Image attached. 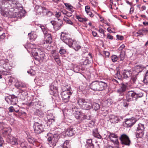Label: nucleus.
<instances>
[{"instance_id":"nucleus-30","label":"nucleus","mask_w":148,"mask_h":148,"mask_svg":"<svg viewBox=\"0 0 148 148\" xmlns=\"http://www.w3.org/2000/svg\"><path fill=\"white\" fill-rule=\"evenodd\" d=\"M92 134L94 136L98 138H101L102 137L98 132L97 128H95L93 130Z\"/></svg>"},{"instance_id":"nucleus-57","label":"nucleus","mask_w":148,"mask_h":148,"mask_svg":"<svg viewBox=\"0 0 148 148\" xmlns=\"http://www.w3.org/2000/svg\"><path fill=\"white\" fill-rule=\"evenodd\" d=\"M45 13H46V15L49 16H51L53 14V13L52 12L48 11V10L47 11H46Z\"/></svg>"},{"instance_id":"nucleus-33","label":"nucleus","mask_w":148,"mask_h":148,"mask_svg":"<svg viewBox=\"0 0 148 148\" xmlns=\"http://www.w3.org/2000/svg\"><path fill=\"white\" fill-rule=\"evenodd\" d=\"M74 41H75V40H73L70 38H68L64 43L68 45L70 47H71Z\"/></svg>"},{"instance_id":"nucleus-11","label":"nucleus","mask_w":148,"mask_h":148,"mask_svg":"<svg viewBox=\"0 0 148 148\" xmlns=\"http://www.w3.org/2000/svg\"><path fill=\"white\" fill-rule=\"evenodd\" d=\"M50 23L53 26V27L56 30H59L63 25V22L62 20L58 19L57 21H52Z\"/></svg>"},{"instance_id":"nucleus-44","label":"nucleus","mask_w":148,"mask_h":148,"mask_svg":"<svg viewBox=\"0 0 148 148\" xmlns=\"http://www.w3.org/2000/svg\"><path fill=\"white\" fill-rule=\"evenodd\" d=\"M28 140L29 143L33 144L34 145H35L36 142V140L32 138H28Z\"/></svg>"},{"instance_id":"nucleus-13","label":"nucleus","mask_w":148,"mask_h":148,"mask_svg":"<svg viewBox=\"0 0 148 148\" xmlns=\"http://www.w3.org/2000/svg\"><path fill=\"white\" fill-rule=\"evenodd\" d=\"M127 87V86L126 84H122L121 85L120 88L117 90V92L119 94V95L123 97L121 98V99H123L124 98V92L126 90Z\"/></svg>"},{"instance_id":"nucleus-27","label":"nucleus","mask_w":148,"mask_h":148,"mask_svg":"<svg viewBox=\"0 0 148 148\" xmlns=\"http://www.w3.org/2000/svg\"><path fill=\"white\" fill-rule=\"evenodd\" d=\"M15 86L18 88H25L26 87L25 85L21 82L17 81L16 82L15 84Z\"/></svg>"},{"instance_id":"nucleus-54","label":"nucleus","mask_w":148,"mask_h":148,"mask_svg":"<svg viewBox=\"0 0 148 148\" xmlns=\"http://www.w3.org/2000/svg\"><path fill=\"white\" fill-rule=\"evenodd\" d=\"M94 122L92 121H91L89 122L88 124V126L92 128L94 126Z\"/></svg>"},{"instance_id":"nucleus-19","label":"nucleus","mask_w":148,"mask_h":148,"mask_svg":"<svg viewBox=\"0 0 148 148\" xmlns=\"http://www.w3.org/2000/svg\"><path fill=\"white\" fill-rule=\"evenodd\" d=\"M110 120L112 123H116L120 121V119L117 116L114 115H111L110 116Z\"/></svg>"},{"instance_id":"nucleus-16","label":"nucleus","mask_w":148,"mask_h":148,"mask_svg":"<svg viewBox=\"0 0 148 148\" xmlns=\"http://www.w3.org/2000/svg\"><path fill=\"white\" fill-rule=\"evenodd\" d=\"M50 92L51 94L55 96L58 95V90L57 88L53 84H51L50 86Z\"/></svg>"},{"instance_id":"nucleus-38","label":"nucleus","mask_w":148,"mask_h":148,"mask_svg":"<svg viewBox=\"0 0 148 148\" xmlns=\"http://www.w3.org/2000/svg\"><path fill=\"white\" fill-rule=\"evenodd\" d=\"M63 20H64V21L65 22H66V23H67L68 24L71 25H73V23L71 21L69 18H68L65 16H64V18H63Z\"/></svg>"},{"instance_id":"nucleus-2","label":"nucleus","mask_w":148,"mask_h":148,"mask_svg":"<svg viewBox=\"0 0 148 148\" xmlns=\"http://www.w3.org/2000/svg\"><path fill=\"white\" fill-rule=\"evenodd\" d=\"M77 103L82 109L89 110L92 108L91 101L83 98L79 99L77 100Z\"/></svg>"},{"instance_id":"nucleus-58","label":"nucleus","mask_w":148,"mask_h":148,"mask_svg":"<svg viewBox=\"0 0 148 148\" xmlns=\"http://www.w3.org/2000/svg\"><path fill=\"white\" fill-rule=\"evenodd\" d=\"M138 74H137L135 75L134 76L132 77V79L134 83L135 82L137 79V77L136 75Z\"/></svg>"},{"instance_id":"nucleus-36","label":"nucleus","mask_w":148,"mask_h":148,"mask_svg":"<svg viewBox=\"0 0 148 148\" xmlns=\"http://www.w3.org/2000/svg\"><path fill=\"white\" fill-rule=\"evenodd\" d=\"M125 53V51H122L120 52V55L118 57V58L119 59H120L121 61H123L124 60Z\"/></svg>"},{"instance_id":"nucleus-32","label":"nucleus","mask_w":148,"mask_h":148,"mask_svg":"<svg viewBox=\"0 0 148 148\" xmlns=\"http://www.w3.org/2000/svg\"><path fill=\"white\" fill-rule=\"evenodd\" d=\"M148 32V30L145 28H143L142 29L139 30L136 33V34H137V36L139 35H143V33H145Z\"/></svg>"},{"instance_id":"nucleus-25","label":"nucleus","mask_w":148,"mask_h":148,"mask_svg":"<svg viewBox=\"0 0 148 148\" xmlns=\"http://www.w3.org/2000/svg\"><path fill=\"white\" fill-rule=\"evenodd\" d=\"M29 38L31 41L35 40L37 38V36L35 33L34 32H31L28 34Z\"/></svg>"},{"instance_id":"nucleus-37","label":"nucleus","mask_w":148,"mask_h":148,"mask_svg":"<svg viewBox=\"0 0 148 148\" xmlns=\"http://www.w3.org/2000/svg\"><path fill=\"white\" fill-rule=\"evenodd\" d=\"M92 108L93 110L96 111L100 108L99 105L95 102L93 103V104H92Z\"/></svg>"},{"instance_id":"nucleus-5","label":"nucleus","mask_w":148,"mask_h":148,"mask_svg":"<svg viewBox=\"0 0 148 148\" xmlns=\"http://www.w3.org/2000/svg\"><path fill=\"white\" fill-rule=\"evenodd\" d=\"M48 143L51 147H54L58 141V137L56 135H53L50 133L47 134Z\"/></svg>"},{"instance_id":"nucleus-4","label":"nucleus","mask_w":148,"mask_h":148,"mask_svg":"<svg viewBox=\"0 0 148 148\" xmlns=\"http://www.w3.org/2000/svg\"><path fill=\"white\" fill-rule=\"evenodd\" d=\"M40 27L45 35V40L41 42V44L45 45L50 44L52 41L51 34L48 32L47 31L45 28V27L44 25H40Z\"/></svg>"},{"instance_id":"nucleus-49","label":"nucleus","mask_w":148,"mask_h":148,"mask_svg":"<svg viewBox=\"0 0 148 148\" xmlns=\"http://www.w3.org/2000/svg\"><path fill=\"white\" fill-rule=\"evenodd\" d=\"M1 73L3 75H7L9 74H10L11 72L9 70H7L6 71H2Z\"/></svg>"},{"instance_id":"nucleus-22","label":"nucleus","mask_w":148,"mask_h":148,"mask_svg":"<svg viewBox=\"0 0 148 148\" xmlns=\"http://www.w3.org/2000/svg\"><path fill=\"white\" fill-rule=\"evenodd\" d=\"M145 67L140 65H136L134 68V70L138 73L141 72Z\"/></svg>"},{"instance_id":"nucleus-23","label":"nucleus","mask_w":148,"mask_h":148,"mask_svg":"<svg viewBox=\"0 0 148 148\" xmlns=\"http://www.w3.org/2000/svg\"><path fill=\"white\" fill-rule=\"evenodd\" d=\"M71 47H72L75 51H77L81 48V47L79 45L77 41L75 40V41L73 42V43Z\"/></svg>"},{"instance_id":"nucleus-53","label":"nucleus","mask_w":148,"mask_h":148,"mask_svg":"<svg viewBox=\"0 0 148 148\" xmlns=\"http://www.w3.org/2000/svg\"><path fill=\"white\" fill-rule=\"evenodd\" d=\"M98 31L100 33L103 34L104 37H105L106 36V34H105V32L103 29L99 27V29Z\"/></svg>"},{"instance_id":"nucleus-1","label":"nucleus","mask_w":148,"mask_h":148,"mask_svg":"<svg viewBox=\"0 0 148 148\" xmlns=\"http://www.w3.org/2000/svg\"><path fill=\"white\" fill-rule=\"evenodd\" d=\"M107 83L102 81L96 80L92 82L90 85V88L95 91L102 90L106 88Z\"/></svg>"},{"instance_id":"nucleus-34","label":"nucleus","mask_w":148,"mask_h":148,"mask_svg":"<svg viewBox=\"0 0 148 148\" xmlns=\"http://www.w3.org/2000/svg\"><path fill=\"white\" fill-rule=\"evenodd\" d=\"M9 0H3V3L2 4L0 5V12H1V14L3 15L5 14V13L3 11V8L2 6L3 5L5 4V3H7Z\"/></svg>"},{"instance_id":"nucleus-29","label":"nucleus","mask_w":148,"mask_h":148,"mask_svg":"<svg viewBox=\"0 0 148 148\" xmlns=\"http://www.w3.org/2000/svg\"><path fill=\"white\" fill-rule=\"evenodd\" d=\"M86 145L87 148H94V146L92 143V139H88L86 141Z\"/></svg>"},{"instance_id":"nucleus-61","label":"nucleus","mask_w":148,"mask_h":148,"mask_svg":"<svg viewBox=\"0 0 148 148\" xmlns=\"http://www.w3.org/2000/svg\"><path fill=\"white\" fill-rule=\"evenodd\" d=\"M8 110L10 112H14L15 110L14 108V107L13 106H10L8 108Z\"/></svg>"},{"instance_id":"nucleus-12","label":"nucleus","mask_w":148,"mask_h":148,"mask_svg":"<svg viewBox=\"0 0 148 148\" xmlns=\"http://www.w3.org/2000/svg\"><path fill=\"white\" fill-rule=\"evenodd\" d=\"M108 137L110 140L115 144L116 145L119 144L118 136L115 133L110 132Z\"/></svg>"},{"instance_id":"nucleus-10","label":"nucleus","mask_w":148,"mask_h":148,"mask_svg":"<svg viewBox=\"0 0 148 148\" xmlns=\"http://www.w3.org/2000/svg\"><path fill=\"white\" fill-rule=\"evenodd\" d=\"M33 128L34 132L37 134H40L44 131L42 125L38 122H35Z\"/></svg>"},{"instance_id":"nucleus-9","label":"nucleus","mask_w":148,"mask_h":148,"mask_svg":"<svg viewBox=\"0 0 148 148\" xmlns=\"http://www.w3.org/2000/svg\"><path fill=\"white\" fill-rule=\"evenodd\" d=\"M5 100L9 104L15 105L17 103L18 98L14 95H11L6 98Z\"/></svg>"},{"instance_id":"nucleus-48","label":"nucleus","mask_w":148,"mask_h":148,"mask_svg":"<svg viewBox=\"0 0 148 148\" xmlns=\"http://www.w3.org/2000/svg\"><path fill=\"white\" fill-rule=\"evenodd\" d=\"M36 113L38 116H42L43 114V112L41 110L37 109L36 112Z\"/></svg>"},{"instance_id":"nucleus-60","label":"nucleus","mask_w":148,"mask_h":148,"mask_svg":"<svg viewBox=\"0 0 148 148\" xmlns=\"http://www.w3.org/2000/svg\"><path fill=\"white\" fill-rule=\"evenodd\" d=\"M61 15V13L60 12H56L55 14L57 18H59Z\"/></svg>"},{"instance_id":"nucleus-7","label":"nucleus","mask_w":148,"mask_h":148,"mask_svg":"<svg viewBox=\"0 0 148 148\" xmlns=\"http://www.w3.org/2000/svg\"><path fill=\"white\" fill-rule=\"evenodd\" d=\"M144 125L141 123H139L137 127L136 134V138H141L143 136L144 133Z\"/></svg>"},{"instance_id":"nucleus-55","label":"nucleus","mask_w":148,"mask_h":148,"mask_svg":"<svg viewBox=\"0 0 148 148\" xmlns=\"http://www.w3.org/2000/svg\"><path fill=\"white\" fill-rule=\"evenodd\" d=\"M6 116L5 114H0V119L2 120H3L5 119Z\"/></svg>"},{"instance_id":"nucleus-64","label":"nucleus","mask_w":148,"mask_h":148,"mask_svg":"<svg viewBox=\"0 0 148 148\" xmlns=\"http://www.w3.org/2000/svg\"><path fill=\"white\" fill-rule=\"evenodd\" d=\"M125 47V45L124 44L122 45H121L118 49V50L119 51H122V49Z\"/></svg>"},{"instance_id":"nucleus-47","label":"nucleus","mask_w":148,"mask_h":148,"mask_svg":"<svg viewBox=\"0 0 148 148\" xmlns=\"http://www.w3.org/2000/svg\"><path fill=\"white\" fill-rule=\"evenodd\" d=\"M119 59L118 57L116 55H113L111 56V60L113 62H115Z\"/></svg>"},{"instance_id":"nucleus-6","label":"nucleus","mask_w":148,"mask_h":148,"mask_svg":"<svg viewBox=\"0 0 148 148\" xmlns=\"http://www.w3.org/2000/svg\"><path fill=\"white\" fill-rule=\"evenodd\" d=\"M120 143L122 145L129 146L131 143V140L128 136L125 134L121 135L119 138Z\"/></svg>"},{"instance_id":"nucleus-51","label":"nucleus","mask_w":148,"mask_h":148,"mask_svg":"<svg viewBox=\"0 0 148 148\" xmlns=\"http://www.w3.org/2000/svg\"><path fill=\"white\" fill-rule=\"evenodd\" d=\"M134 96H135V99L136 100L139 97H141L143 96V94H142L138 93L136 94V93L134 92Z\"/></svg>"},{"instance_id":"nucleus-15","label":"nucleus","mask_w":148,"mask_h":148,"mask_svg":"<svg viewBox=\"0 0 148 148\" xmlns=\"http://www.w3.org/2000/svg\"><path fill=\"white\" fill-rule=\"evenodd\" d=\"M134 92L132 91H128L126 95V100L127 101H130L135 98Z\"/></svg>"},{"instance_id":"nucleus-56","label":"nucleus","mask_w":148,"mask_h":148,"mask_svg":"<svg viewBox=\"0 0 148 148\" xmlns=\"http://www.w3.org/2000/svg\"><path fill=\"white\" fill-rule=\"evenodd\" d=\"M118 40H122L123 39V37L122 36H120L119 35H117L116 36Z\"/></svg>"},{"instance_id":"nucleus-20","label":"nucleus","mask_w":148,"mask_h":148,"mask_svg":"<svg viewBox=\"0 0 148 148\" xmlns=\"http://www.w3.org/2000/svg\"><path fill=\"white\" fill-rule=\"evenodd\" d=\"M123 78L127 79L132 75V71H130L124 70L122 74Z\"/></svg>"},{"instance_id":"nucleus-8","label":"nucleus","mask_w":148,"mask_h":148,"mask_svg":"<svg viewBox=\"0 0 148 148\" xmlns=\"http://www.w3.org/2000/svg\"><path fill=\"white\" fill-rule=\"evenodd\" d=\"M11 131L10 127H6L3 123H0V132L3 134L4 136L10 134Z\"/></svg>"},{"instance_id":"nucleus-62","label":"nucleus","mask_w":148,"mask_h":148,"mask_svg":"<svg viewBox=\"0 0 148 148\" xmlns=\"http://www.w3.org/2000/svg\"><path fill=\"white\" fill-rule=\"evenodd\" d=\"M66 15L68 17H70L72 15V14L71 13L68 12H65Z\"/></svg>"},{"instance_id":"nucleus-52","label":"nucleus","mask_w":148,"mask_h":148,"mask_svg":"<svg viewBox=\"0 0 148 148\" xmlns=\"http://www.w3.org/2000/svg\"><path fill=\"white\" fill-rule=\"evenodd\" d=\"M66 52V49L63 48H61L60 50V53L61 54H64Z\"/></svg>"},{"instance_id":"nucleus-21","label":"nucleus","mask_w":148,"mask_h":148,"mask_svg":"<svg viewBox=\"0 0 148 148\" xmlns=\"http://www.w3.org/2000/svg\"><path fill=\"white\" fill-rule=\"evenodd\" d=\"M72 109L73 112H74L75 111V112H74L73 113L74 114V115L76 118L77 119H80V116L82 112L79 111L77 108H74Z\"/></svg>"},{"instance_id":"nucleus-14","label":"nucleus","mask_w":148,"mask_h":148,"mask_svg":"<svg viewBox=\"0 0 148 148\" xmlns=\"http://www.w3.org/2000/svg\"><path fill=\"white\" fill-rule=\"evenodd\" d=\"M4 137L7 138V140L9 143L13 145H16L18 144L16 139L10 135V134L8 135L4 136Z\"/></svg>"},{"instance_id":"nucleus-45","label":"nucleus","mask_w":148,"mask_h":148,"mask_svg":"<svg viewBox=\"0 0 148 148\" xmlns=\"http://www.w3.org/2000/svg\"><path fill=\"white\" fill-rule=\"evenodd\" d=\"M25 89L24 90H20V92L21 93L22 95H23L25 96H27L28 94L27 92V89L26 87L25 88Z\"/></svg>"},{"instance_id":"nucleus-35","label":"nucleus","mask_w":148,"mask_h":148,"mask_svg":"<svg viewBox=\"0 0 148 148\" xmlns=\"http://www.w3.org/2000/svg\"><path fill=\"white\" fill-rule=\"evenodd\" d=\"M117 72L115 75V77L116 79H121L122 77L121 75L120 74L119 69L118 68H116Z\"/></svg>"},{"instance_id":"nucleus-26","label":"nucleus","mask_w":148,"mask_h":148,"mask_svg":"<svg viewBox=\"0 0 148 148\" xmlns=\"http://www.w3.org/2000/svg\"><path fill=\"white\" fill-rule=\"evenodd\" d=\"M65 134L69 136H73L74 134L73 128L72 127H70L67 129L65 132Z\"/></svg>"},{"instance_id":"nucleus-42","label":"nucleus","mask_w":148,"mask_h":148,"mask_svg":"<svg viewBox=\"0 0 148 148\" xmlns=\"http://www.w3.org/2000/svg\"><path fill=\"white\" fill-rule=\"evenodd\" d=\"M76 18L78 19L80 22H86L87 21V19L86 18H82L78 16H76Z\"/></svg>"},{"instance_id":"nucleus-39","label":"nucleus","mask_w":148,"mask_h":148,"mask_svg":"<svg viewBox=\"0 0 148 148\" xmlns=\"http://www.w3.org/2000/svg\"><path fill=\"white\" fill-rule=\"evenodd\" d=\"M3 66L4 68L6 70L10 69H11L12 67L9 63L7 62L3 64Z\"/></svg>"},{"instance_id":"nucleus-40","label":"nucleus","mask_w":148,"mask_h":148,"mask_svg":"<svg viewBox=\"0 0 148 148\" xmlns=\"http://www.w3.org/2000/svg\"><path fill=\"white\" fill-rule=\"evenodd\" d=\"M70 141L69 140H66L63 143V148H70Z\"/></svg>"},{"instance_id":"nucleus-17","label":"nucleus","mask_w":148,"mask_h":148,"mask_svg":"<svg viewBox=\"0 0 148 148\" xmlns=\"http://www.w3.org/2000/svg\"><path fill=\"white\" fill-rule=\"evenodd\" d=\"M136 121V120L134 118L127 119L125 121L126 126L127 127H130L133 125Z\"/></svg>"},{"instance_id":"nucleus-24","label":"nucleus","mask_w":148,"mask_h":148,"mask_svg":"<svg viewBox=\"0 0 148 148\" xmlns=\"http://www.w3.org/2000/svg\"><path fill=\"white\" fill-rule=\"evenodd\" d=\"M47 11V9H46L44 7L42 6H38L36 10V12L40 14L41 13H44L46 12V11Z\"/></svg>"},{"instance_id":"nucleus-46","label":"nucleus","mask_w":148,"mask_h":148,"mask_svg":"<svg viewBox=\"0 0 148 148\" xmlns=\"http://www.w3.org/2000/svg\"><path fill=\"white\" fill-rule=\"evenodd\" d=\"M80 68L79 66H75L73 68L74 71L76 73H78L80 71Z\"/></svg>"},{"instance_id":"nucleus-50","label":"nucleus","mask_w":148,"mask_h":148,"mask_svg":"<svg viewBox=\"0 0 148 148\" xmlns=\"http://www.w3.org/2000/svg\"><path fill=\"white\" fill-rule=\"evenodd\" d=\"M52 116L51 117H50V115H48L47 116V118L48 119V121H50L51 120L53 121H55V120L53 119L54 117L52 116V114H51Z\"/></svg>"},{"instance_id":"nucleus-63","label":"nucleus","mask_w":148,"mask_h":148,"mask_svg":"<svg viewBox=\"0 0 148 148\" xmlns=\"http://www.w3.org/2000/svg\"><path fill=\"white\" fill-rule=\"evenodd\" d=\"M107 38L109 39L112 40L113 38V37L110 34H107Z\"/></svg>"},{"instance_id":"nucleus-3","label":"nucleus","mask_w":148,"mask_h":148,"mask_svg":"<svg viewBox=\"0 0 148 148\" xmlns=\"http://www.w3.org/2000/svg\"><path fill=\"white\" fill-rule=\"evenodd\" d=\"M64 88H66V90L61 92V94L63 101L65 103H67L69 101L70 96L72 95L71 90L70 86L68 85L63 86Z\"/></svg>"},{"instance_id":"nucleus-18","label":"nucleus","mask_w":148,"mask_h":148,"mask_svg":"<svg viewBox=\"0 0 148 148\" xmlns=\"http://www.w3.org/2000/svg\"><path fill=\"white\" fill-rule=\"evenodd\" d=\"M36 57H34L35 59L37 61L43 60L45 58V55L44 53L41 52L39 54L38 53H36Z\"/></svg>"},{"instance_id":"nucleus-43","label":"nucleus","mask_w":148,"mask_h":148,"mask_svg":"<svg viewBox=\"0 0 148 148\" xmlns=\"http://www.w3.org/2000/svg\"><path fill=\"white\" fill-rule=\"evenodd\" d=\"M20 146L22 148H31L29 145H27L24 142L21 143L20 144Z\"/></svg>"},{"instance_id":"nucleus-41","label":"nucleus","mask_w":148,"mask_h":148,"mask_svg":"<svg viewBox=\"0 0 148 148\" xmlns=\"http://www.w3.org/2000/svg\"><path fill=\"white\" fill-rule=\"evenodd\" d=\"M64 5L69 11H71L72 12H73V10H72L73 7L69 3H65L64 4Z\"/></svg>"},{"instance_id":"nucleus-28","label":"nucleus","mask_w":148,"mask_h":148,"mask_svg":"<svg viewBox=\"0 0 148 148\" xmlns=\"http://www.w3.org/2000/svg\"><path fill=\"white\" fill-rule=\"evenodd\" d=\"M68 34V33H66L63 32H61L60 36V39L64 42L68 38L66 36V35H67Z\"/></svg>"},{"instance_id":"nucleus-59","label":"nucleus","mask_w":148,"mask_h":148,"mask_svg":"<svg viewBox=\"0 0 148 148\" xmlns=\"http://www.w3.org/2000/svg\"><path fill=\"white\" fill-rule=\"evenodd\" d=\"M5 36L4 33H3L0 36V41H2L5 37Z\"/></svg>"},{"instance_id":"nucleus-31","label":"nucleus","mask_w":148,"mask_h":148,"mask_svg":"<svg viewBox=\"0 0 148 148\" xmlns=\"http://www.w3.org/2000/svg\"><path fill=\"white\" fill-rule=\"evenodd\" d=\"M80 64L84 65H86L89 64V61L87 58L83 57L80 60Z\"/></svg>"}]
</instances>
